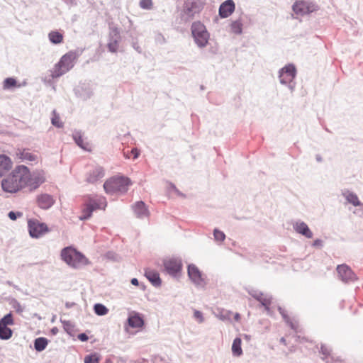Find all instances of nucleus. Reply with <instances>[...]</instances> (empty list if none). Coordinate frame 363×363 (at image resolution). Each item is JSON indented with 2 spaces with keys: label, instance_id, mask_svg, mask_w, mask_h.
Wrapping results in <instances>:
<instances>
[{
  "label": "nucleus",
  "instance_id": "1",
  "mask_svg": "<svg viewBox=\"0 0 363 363\" xmlns=\"http://www.w3.org/2000/svg\"><path fill=\"white\" fill-rule=\"evenodd\" d=\"M62 259L74 268H79L88 264V259L81 252L72 247H67L61 251Z\"/></svg>",
  "mask_w": 363,
  "mask_h": 363
},
{
  "label": "nucleus",
  "instance_id": "2",
  "mask_svg": "<svg viewBox=\"0 0 363 363\" xmlns=\"http://www.w3.org/2000/svg\"><path fill=\"white\" fill-rule=\"evenodd\" d=\"M129 178L123 176H116L106 180L104 188L108 194L125 193L131 185Z\"/></svg>",
  "mask_w": 363,
  "mask_h": 363
},
{
  "label": "nucleus",
  "instance_id": "3",
  "mask_svg": "<svg viewBox=\"0 0 363 363\" xmlns=\"http://www.w3.org/2000/svg\"><path fill=\"white\" fill-rule=\"evenodd\" d=\"M191 33L196 43L199 47H204L208 43L209 34L206 26L200 21L194 22L191 25Z\"/></svg>",
  "mask_w": 363,
  "mask_h": 363
},
{
  "label": "nucleus",
  "instance_id": "4",
  "mask_svg": "<svg viewBox=\"0 0 363 363\" xmlns=\"http://www.w3.org/2000/svg\"><path fill=\"white\" fill-rule=\"evenodd\" d=\"M14 177L16 179L20 189L28 187L29 179V169L25 165H18L12 171Z\"/></svg>",
  "mask_w": 363,
  "mask_h": 363
},
{
  "label": "nucleus",
  "instance_id": "5",
  "mask_svg": "<svg viewBox=\"0 0 363 363\" xmlns=\"http://www.w3.org/2000/svg\"><path fill=\"white\" fill-rule=\"evenodd\" d=\"M293 11L298 16H304L317 10V6L312 2L299 0L293 6Z\"/></svg>",
  "mask_w": 363,
  "mask_h": 363
},
{
  "label": "nucleus",
  "instance_id": "6",
  "mask_svg": "<svg viewBox=\"0 0 363 363\" xmlns=\"http://www.w3.org/2000/svg\"><path fill=\"white\" fill-rule=\"evenodd\" d=\"M106 206V201L105 198L99 197L94 199H89L86 203V207L84 211L86 213L82 219H86L91 216L93 211L96 209H104Z\"/></svg>",
  "mask_w": 363,
  "mask_h": 363
},
{
  "label": "nucleus",
  "instance_id": "7",
  "mask_svg": "<svg viewBox=\"0 0 363 363\" xmlns=\"http://www.w3.org/2000/svg\"><path fill=\"white\" fill-rule=\"evenodd\" d=\"M28 177V188H29L30 190L38 189L45 182V174L43 170H38L33 173L29 170Z\"/></svg>",
  "mask_w": 363,
  "mask_h": 363
},
{
  "label": "nucleus",
  "instance_id": "8",
  "mask_svg": "<svg viewBox=\"0 0 363 363\" xmlns=\"http://www.w3.org/2000/svg\"><path fill=\"white\" fill-rule=\"evenodd\" d=\"M28 224L29 233L33 238H38L48 232V226L38 220H30Z\"/></svg>",
  "mask_w": 363,
  "mask_h": 363
},
{
  "label": "nucleus",
  "instance_id": "9",
  "mask_svg": "<svg viewBox=\"0 0 363 363\" xmlns=\"http://www.w3.org/2000/svg\"><path fill=\"white\" fill-rule=\"evenodd\" d=\"M16 182V179L14 177L13 173L11 172L6 177L2 179L1 187L6 192L11 194L16 193L21 191L18 182Z\"/></svg>",
  "mask_w": 363,
  "mask_h": 363
},
{
  "label": "nucleus",
  "instance_id": "10",
  "mask_svg": "<svg viewBox=\"0 0 363 363\" xmlns=\"http://www.w3.org/2000/svg\"><path fill=\"white\" fill-rule=\"evenodd\" d=\"M339 278L344 282L354 281L357 277L353 271L347 264H340L337 267Z\"/></svg>",
  "mask_w": 363,
  "mask_h": 363
},
{
  "label": "nucleus",
  "instance_id": "11",
  "mask_svg": "<svg viewBox=\"0 0 363 363\" xmlns=\"http://www.w3.org/2000/svg\"><path fill=\"white\" fill-rule=\"evenodd\" d=\"M296 75V68L292 65H288L281 69L279 74L281 84H286L293 81Z\"/></svg>",
  "mask_w": 363,
  "mask_h": 363
},
{
  "label": "nucleus",
  "instance_id": "12",
  "mask_svg": "<svg viewBox=\"0 0 363 363\" xmlns=\"http://www.w3.org/2000/svg\"><path fill=\"white\" fill-rule=\"evenodd\" d=\"M166 271L171 275L179 273L182 267V262L176 258H169L164 262Z\"/></svg>",
  "mask_w": 363,
  "mask_h": 363
},
{
  "label": "nucleus",
  "instance_id": "13",
  "mask_svg": "<svg viewBox=\"0 0 363 363\" xmlns=\"http://www.w3.org/2000/svg\"><path fill=\"white\" fill-rule=\"evenodd\" d=\"M18 159L26 162H37L38 154L29 149H18L16 153Z\"/></svg>",
  "mask_w": 363,
  "mask_h": 363
},
{
  "label": "nucleus",
  "instance_id": "14",
  "mask_svg": "<svg viewBox=\"0 0 363 363\" xmlns=\"http://www.w3.org/2000/svg\"><path fill=\"white\" fill-rule=\"evenodd\" d=\"M188 275L190 279L197 285H201L204 282L203 274L194 264L189 265Z\"/></svg>",
  "mask_w": 363,
  "mask_h": 363
},
{
  "label": "nucleus",
  "instance_id": "15",
  "mask_svg": "<svg viewBox=\"0 0 363 363\" xmlns=\"http://www.w3.org/2000/svg\"><path fill=\"white\" fill-rule=\"evenodd\" d=\"M76 58L77 55L74 52H69L61 57L59 63L64 68V71L68 72L74 66Z\"/></svg>",
  "mask_w": 363,
  "mask_h": 363
},
{
  "label": "nucleus",
  "instance_id": "16",
  "mask_svg": "<svg viewBox=\"0 0 363 363\" xmlns=\"http://www.w3.org/2000/svg\"><path fill=\"white\" fill-rule=\"evenodd\" d=\"M104 170L103 167L96 166L89 171L86 176V182L94 184L104 177Z\"/></svg>",
  "mask_w": 363,
  "mask_h": 363
},
{
  "label": "nucleus",
  "instance_id": "17",
  "mask_svg": "<svg viewBox=\"0 0 363 363\" xmlns=\"http://www.w3.org/2000/svg\"><path fill=\"white\" fill-rule=\"evenodd\" d=\"M235 10V4L233 0H227L219 8V15L221 18L230 16Z\"/></svg>",
  "mask_w": 363,
  "mask_h": 363
},
{
  "label": "nucleus",
  "instance_id": "18",
  "mask_svg": "<svg viewBox=\"0 0 363 363\" xmlns=\"http://www.w3.org/2000/svg\"><path fill=\"white\" fill-rule=\"evenodd\" d=\"M145 276L153 286H160L161 285L162 280L156 270L147 268L145 270Z\"/></svg>",
  "mask_w": 363,
  "mask_h": 363
},
{
  "label": "nucleus",
  "instance_id": "19",
  "mask_svg": "<svg viewBox=\"0 0 363 363\" xmlns=\"http://www.w3.org/2000/svg\"><path fill=\"white\" fill-rule=\"evenodd\" d=\"M13 167L11 158L5 155H0V177L9 172Z\"/></svg>",
  "mask_w": 363,
  "mask_h": 363
},
{
  "label": "nucleus",
  "instance_id": "20",
  "mask_svg": "<svg viewBox=\"0 0 363 363\" xmlns=\"http://www.w3.org/2000/svg\"><path fill=\"white\" fill-rule=\"evenodd\" d=\"M72 137L75 143L81 148L89 152L91 151V144L89 142H88L85 138H84L81 132H75L73 134Z\"/></svg>",
  "mask_w": 363,
  "mask_h": 363
},
{
  "label": "nucleus",
  "instance_id": "21",
  "mask_svg": "<svg viewBox=\"0 0 363 363\" xmlns=\"http://www.w3.org/2000/svg\"><path fill=\"white\" fill-rule=\"evenodd\" d=\"M133 209L137 217L143 218L149 216V211L143 201H138L133 205Z\"/></svg>",
  "mask_w": 363,
  "mask_h": 363
},
{
  "label": "nucleus",
  "instance_id": "22",
  "mask_svg": "<svg viewBox=\"0 0 363 363\" xmlns=\"http://www.w3.org/2000/svg\"><path fill=\"white\" fill-rule=\"evenodd\" d=\"M128 325L132 328H141L144 325L143 318L138 313L133 312L128 319Z\"/></svg>",
  "mask_w": 363,
  "mask_h": 363
},
{
  "label": "nucleus",
  "instance_id": "23",
  "mask_svg": "<svg viewBox=\"0 0 363 363\" xmlns=\"http://www.w3.org/2000/svg\"><path fill=\"white\" fill-rule=\"evenodd\" d=\"M38 205L43 209H48L52 206L54 200L52 197L48 194H42L38 197Z\"/></svg>",
  "mask_w": 363,
  "mask_h": 363
},
{
  "label": "nucleus",
  "instance_id": "24",
  "mask_svg": "<svg viewBox=\"0 0 363 363\" xmlns=\"http://www.w3.org/2000/svg\"><path fill=\"white\" fill-rule=\"evenodd\" d=\"M252 297L261 303V304L266 308V309H269V306L272 303V297L267 294H264L262 292H256L252 294Z\"/></svg>",
  "mask_w": 363,
  "mask_h": 363
},
{
  "label": "nucleus",
  "instance_id": "25",
  "mask_svg": "<svg viewBox=\"0 0 363 363\" xmlns=\"http://www.w3.org/2000/svg\"><path fill=\"white\" fill-rule=\"evenodd\" d=\"M295 230L306 236L308 238H311L313 237V233L309 229L308 226L303 222L296 223L294 225Z\"/></svg>",
  "mask_w": 363,
  "mask_h": 363
},
{
  "label": "nucleus",
  "instance_id": "26",
  "mask_svg": "<svg viewBox=\"0 0 363 363\" xmlns=\"http://www.w3.org/2000/svg\"><path fill=\"white\" fill-rule=\"evenodd\" d=\"M343 196H345L347 202L352 204L353 206H359L362 205L357 196L353 192H351L350 191H345L343 193Z\"/></svg>",
  "mask_w": 363,
  "mask_h": 363
},
{
  "label": "nucleus",
  "instance_id": "27",
  "mask_svg": "<svg viewBox=\"0 0 363 363\" xmlns=\"http://www.w3.org/2000/svg\"><path fill=\"white\" fill-rule=\"evenodd\" d=\"M50 41L53 44H60L63 41V35L56 30L51 31L48 34Z\"/></svg>",
  "mask_w": 363,
  "mask_h": 363
},
{
  "label": "nucleus",
  "instance_id": "28",
  "mask_svg": "<svg viewBox=\"0 0 363 363\" xmlns=\"http://www.w3.org/2000/svg\"><path fill=\"white\" fill-rule=\"evenodd\" d=\"M242 340L240 337H237L234 340L232 345V352L235 356H240L242 354L241 348Z\"/></svg>",
  "mask_w": 363,
  "mask_h": 363
},
{
  "label": "nucleus",
  "instance_id": "29",
  "mask_svg": "<svg viewBox=\"0 0 363 363\" xmlns=\"http://www.w3.org/2000/svg\"><path fill=\"white\" fill-rule=\"evenodd\" d=\"M48 343V341L45 337H38L34 342L35 349L38 352H41L45 349Z\"/></svg>",
  "mask_w": 363,
  "mask_h": 363
},
{
  "label": "nucleus",
  "instance_id": "30",
  "mask_svg": "<svg viewBox=\"0 0 363 363\" xmlns=\"http://www.w3.org/2000/svg\"><path fill=\"white\" fill-rule=\"evenodd\" d=\"M11 335L12 330L7 326L1 325V323L0 322V338L3 340H8L11 337Z\"/></svg>",
  "mask_w": 363,
  "mask_h": 363
},
{
  "label": "nucleus",
  "instance_id": "31",
  "mask_svg": "<svg viewBox=\"0 0 363 363\" xmlns=\"http://www.w3.org/2000/svg\"><path fill=\"white\" fill-rule=\"evenodd\" d=\"M50 72L51 77L53 79L57 78L67 72V71H64V68L60 66V64L59 62L55 65V67Z\"/></svg>",
  "mask_w": 363,
  "mask_h": 363
},
{
  "label": "nucleus",
  "instance_id": "32",
  "mask_svg": "<svg viewBox=\"0 0 363 363\" xmlns=\"http://www.w3.org/2000/svg\"><path fill=\"white\" fill-rule=\"evenodd\" d=\"M123 155L126 159H137L140 155V150L137 148H133L130 151H123Z\"/></svg>",
  "mask_w": 363,
  "mask_h": 363
},
{
  "label": "nucleus",
  "instance_id": "33",
  "mask_svg": "<svg viewBox=\"0 0 363 363\" xmlns=\"http://www.w3.org/2000/svg\"><path fill=\"white\" fill-rule=\"evenodd\" d=\"M51 122L53 125L57 128H61L63 125V123L61 121L60 116L56 113L55 111H53L52 112Z\"/></svg>",
  "mask_w": 363,
  "mask_h": 363
},
{
  "label": "nucleus",
  "instance_id": "34",
  "mask_svg": "<svg viewBox=\"0 0 363 363\" xmlns=\"http://www.w3.org/2000/svg\"><path fill=\"white\" fill-rule=\"evenodd\" d=\"M100 361L99 355L96 353L86 355L84 359V363H99Z\"/></svg>",
  "mask_w": 363,
  "mask_h": 363
},
{
  "label": "nucleus",
  "instance_id": "35",
  "mask_svg": "<svg viewBox=\"0 0 363 363\" xmlns=\"http://www.w3.org/2000/svg\"><path fill=\"white\" fill-rule=\"evenodd\" d=\"M94 311L99 315H104L108 313V310L104 305L97 303L94 306Z\"/></svg>",
  "mask_w": 363,
  "mask_h": 363
},
{
  "label": "nucleus",
  "instance_id": "36",
  "mask_svg": "<svg viewBox=\"0 0 363 363\" xmlns=\"http://www.w3.org/2000/svg\"><path fill=\"white\" fill-rule=\"evenodd\" d=\"M232 32L239 34L242 32V23L239 21H233L230 25Z\"/></svg>",
  "mask_w": 363,
  "mask_h": 363
},
{
  "label": "nucleus",
  "instance_id": "37",
  "mask_svg": "<svg viewBox=\"0 0 363 363\" xmlns=\"http://www.w3.org/2000/svg\"><path fill=\"white\" fill-rule=\"evenodd\" d=\"M108 49L111 52H116L118 48V41L116 39H111L107 45Z\"/></svg>",
  "mask_w": 363,
  "mask_h": 363
},
{
  "label": "nucleus",
  "instance_id": "38",
  "mask_svg": "<svg viewBox=\"0 0 363 363\" xmlns=\"http://www.w3.org/2000/svg\"><path fill=\"white\" fill-rule=\"evenodd\" d=\"M140 8L143 9H152L153 7V3L152 0H140L139 2Z\"/></svg>",
  "mask_w": 363,
  "mask_h": 363
},
{
  "label": "nucleus",
  "instance_id": "39",
  "mask_svg": "<svg viewBox=\"0 0 363 363\" xmlns=\"http://www.w3.org/2000/svg\"><path fill=\"white\" fill-rule=\"evenodd\" d=\"M1 323V325H4L5 326H7L8 325H13V320L12 314L10 313L7 315H6L0 321Z\"/></svg>",
  "mask_w": 363,
  "mask_h": 363
},
{
  "label": "nucleus",
  "instance_id": "40",
  "mask_svg": "<svg viewBox=\"0 0 363 363\" xmlns=\"http://www.w3.org/2000/svg\"><path fill=\"white\" fill-rule=\"evenodd\" d=\"M16 85V81L13 78H6L4 82V88L9 89Z\"/></svg>",
  "mask_w": 363,
  "mask_h": 363
},
{
  "label": "nucleus",
  "instance_id": "41",
  "mask_svg": "<svg viewBox=\"0 0 363 363\" xmlns=\"http://www.w3.org/2000/svg\"><path fill=\"white\" fill-rule=\"evenodd\" d=\"M213 234L215 239L218 241H223L225 238V234L218 230H215Z\"/></svg>",
  "mask_w": 363,
  "mask_h": 363
},
{
  "label": "nucleus",
  "instance_id": "42",
  "mask_svg": "<svg viewBox=\"0 0 363 363\" xmlns=\"http://www.w3.org/2000/svg\"><path fill=\"white\" fill-rule=\"evenodd\" d=\"M194 316L199 323H202L203 321V317L201 312L195 310L194 313Z\"/></svg>",
  "mask_w": 363,
  "mask_h": 363
},
{
  "label": "nucleus",
  "instance_id": "43",
  "mask_svg": "<svg viewBox=\"0 0 363 363\" xmlns=\"http://www.w3.org/2000/svg\"><path fill=\"white\" fill-rule=\"evenodd\" d=\"M22 214L21 213H18L17 215L16 213L13 212V211H11L9 213V217L10 219L13 220H15L16 218H17V216H21Z\"/></svg>",
  "mask_w": 363,
  "mask_h": 363
},
{
  "label": "nucleus",
  "instance_id": "44",
  "mask_svg": "<svg viewBox=\"0 0 363 363\" xmlns=\"http://www.w3.org/2000/svg\"><path fill=\"white\" fill-rule=\"evenodd\" d=\"M78 339L82 342L88 340L89 337L85 333H80L78 335Z\"/></svg>",
  "mask_w": 363,
  "mask_h": 363
},
{
  "label": "nucleus",
  "instance_id": "45",
  "mask_svg": "<svg viewBox=\"0 0 363 363\" xmlns=\"http://www.w3.org/2000/svg\"><path fill=\"white\" fill-rule=\"evenodd\" d=\"M131 284L135 286H138L139 282L138 280L136 278H133L131 279Z\"/></svg>",
  "mask_w": 363,
  "mask_h": 363
},
{
  "label": "nucleus",
  "instance_id": "46",
  "mask_svg": "<svg viewBox=\"0 0 363 363\" xmlns=\"http://www.w3.org/2000/svg\"><path fill=\"white\" fill-rule=\"evenodd\" d=\"M240 314H239V313H236V314H235V319L236 320H240Z\"/></svg>",
  "mask_w": 363,
  "mask_h": 363
},
{
  "label": "nucleus",
  "instance_id": "47",
  "mask_svg": "<svg viewBox=\"0 0 363 363\" xmlns=\"http://www.w3.org/2000/svg\"><path fill=\"white\" fill-rule=\"evenodd\" d=\"M114 31L116 32V34H117V35L118 34L117 29H115Z\"/></svg>",
  "mask_w": 363,
  "mask_h": 363
},
{
  "label": "nucleus",
  "instance_id": "48",
  "mask_svg": "<svg viewBox=\"0 0 363 363\" xmlns=\"http://www.w3.org/2000/svg\"><path fill=\"white\" fill-rule=\"evenodd\" d=\"M195 4H194H194H192V6H191V8H192V9H193V8H194V5H195Z\"/></svg>",
  "mask_w": 363,
  "mask_h": 363
},
{
  "label": "nucleus",
  "instance_id": "49",
  "mask_svg": "<svg viewBox=\"0 0 363 363\" xmlns=\"http://www.w3.org/2000/svg\"><path fill=\"white\" fill-rule=\"evenodd\" d=\"M281 342H285V340L284 338H281Z\"/></svg>",
  "mask_w": 363,
  "mask_h": 363
}]
</instances>
